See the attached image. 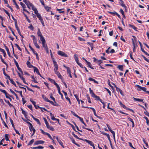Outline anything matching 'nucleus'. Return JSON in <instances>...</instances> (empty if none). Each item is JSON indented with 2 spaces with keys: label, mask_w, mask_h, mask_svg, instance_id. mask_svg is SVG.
I'll return each mask as SVG.
<instances>
[{
  "label": "nucleus",
  "mask_w": 149,
  "mask_h": 149,
  "mask_svg": "<svg viewBox=\"0 0 149 149\" xmlns=\"http://www.w3.org/2000/svg\"><path fill=\"white\" fill-rule=\"evenodd\" d=\"M107 12L109 14H112L114 16L115 15H116L119 18H121V16H120V15L118 13H117L115 11H114L113 12L108 11Z\"/></svg>",
  "instance_id": "nucleus-9"
},
{
  "label": "nucleus",
  "mask_w": 149,
  "mask_h": 149,
  "mask_svg": "<svg viewBox=\"0 0 149 149\" xmlns=\"http://www.w3.org/2000/svg\"><path fill=\"white\" fill-rule=\"evenodd\" d=\"M22 13L24 15L25 17L26 18V20L29 23H30L31 22V21L29 19L27 15L24 13V12H22Z\"/></svg>",
  "instance_id": "nucleus-29"
},
{
  "label": "nucleus",
  "mask_w": 149,
  "mask_h": 149,
  "mask_svg": "<svg viewBox=\"0 0 149 149\" xmlns=\"http://www.w3.org/2000/svg\"><path fill=\"white\" fill-rule=\"evenodd\" d=\"M33 148L34 149H43L44 148V147L43 146H38L37 147H33Z\"/></svg>",
  "instance_id": "nucleus-44"
},
{
  "label": "nucleus",
  "mask_w": 149,
  "mask_h": 149,
  "mask_svg": "<svg viewBox=\"0 0 149 149\" xmlns=\"http://www.w3.org/2000/svg\"><path fill=\"white\" fill-rule=\"evenodd\" d=\"M42 98L43 99L45 100V101L46 102H48V101H49V100L44 95H42Z\"/></svg>",
  "instance_id": "nucleus-38"
},
{
  "label": "nucleus",
  "mask_w": 149,
  "mask_h": 149,
  "mask_svg": "<svg viewBox=\"0 0 149 149\" xmlns=\"http://www.w3.org/2000/svg\"><path fill=\"white\" fill-rule=\"evenodd\" d=\"M15 46L17 47V48L20 51H22V49H21V48L17 44H15Z\"/></svg>",
  "instance_id": "nucleus-63"
},
{
  "label": "nucleus",
  "mask_w": 149,
  "mask_h": 149,
  "mask_svg": "<svg viewBox=\"0 0 149 149\" xmlns=\"http://www.w3.org/2000/svg\"><path fill=\"white\" fill-rule=\"evenodd\" d=\"M59 144L60 145H61L63 148H64V146L63 145V143L60 140L58 141Z\"/></svg>",
  "instance_id": "nucleus-59"
},
{
  "label": "nucleus",
  "mask_w": 149,
  "mask_h": 149,
  "mask_svg": "<svg viewBox=\"0 0 149 149\" xmlns=\"http://www.w3.org/2000/svg\"><path fill=\"white\" fill-rule=\"evenodd\" d=\"M9 135L8 134H5V139L6 141H10V140L8 138Z\"/></svg>",
  "instance_id": "nucleus-49"
},
{
  "label": "nucleus",
  "mask_w": 149,
  "mask_h": 149,
  "mask_svg": "<svg viewBox=\"0 0 149 149\" xmlns=\"http://www.w3.org/2000/svg\"><path fill=\"white\" fill-rule=\"evenodd\" d=\"M117 68L120 71L123 70V65H119L117 67Z\"/></svg>",
  "instance_id": "nucleus-26"
},
{
  "label": "nucleus",
  "mask_w": 149,
  "mask_h": 149,
  "mask_svg": "<svg viewBox=\"0 0 149 149\" xmlns=\"http://www.w3.org/2000/svg\"><path fill=\"white\" fill-rule=\"evenodd\" d=\"M37 17H38V18L39 19V20H40L42 19V17L41 15L39 13L38 14L36 15Z\"/></svg>",
  "instance_id": "nucleus-55"
},
{
  "label": "nucleus",
  "mask_w": 149,
  "mask_h": 149,
  "mask_svg": "<svg viewBox=\"0 0 149 149\" xmlns=\"http://www.w3.org/2000/svg\"><path fill=\"white\" fill-rule=\"evenodd\" d=\"M112 84L114 86V87L116 88V90L117 92H119L120 94L122 96H124V94L123 92L122 91L120 88H118L115 84L113 83H112Z\"/></svg>",
  "instance_id": "nucleus-4"
},
{
  "label": "nucleus",
  "mask_w": 149,
  "mask_h": 149,
  "mask_svg": "<svg viewBox=\"0 0 149 149\" xmlns=\"http://www.w3.org/2000/svg\"><path fill=\"white\" fill-rule=\"evenodd\" d=\"M23 1L26 4V5L29 4H30V3H31L29 1L27 0H23Z\"/></svg>",
  "instance_id": "nucleus-50"
},
{
  "label": "nucleus",
  "mask_w": 149,
  "mask_h": 149,
  "mask_svg": "<svg viewBox=\"0 0 149 149\" xmlns=\"http://www.w3.org/2000/svg\"><path fill=\"white\" fill-rule=\"evenodd\" d=\"M31 78L33 79V81L35 83H37L38 82L35 79L33 75H32L31 77Z\"/></svg>",
  "instance_id": "nucleus-56"
},
{
  "label": "nucleus",
  "mask_w": 149,
  "mask_h": 149,
  "mask_svg": "<svg viewBox=\"0 0 149 149\" xmlns=\"http://www.w3.org/2000/svg\"><path fill=\"white\" fill-rule=\"evenodd\" d=\"M119 3L120 5L123 7H124L125 9V11H127V6L124 4V2L123 1H121Z\"/></svg>",
  "instance_id": "nucleus-13"
},
{
  "label": "nucleus",
  "mask_w": 149,
  "mask_h": 149,
  "mask_svg": "<svg viewBox=\"0 0 149 149\" xmlns=\"http://www.w3.org/2000/svg\"><path fill=\"white\" fill-rule=\"evenodd\" d=\"M87 64L88 65V67L90 68L93 70L94 69V68L93 67H92L91 64L90 63V62H88L87 63Z\"/></svg>",
  "instance_id": "nucleus-33"
},
{
  "label": "nucleus",
  "mask_w": 149,
  "mask_h": 149,
  "mask_svg": "<svg viewBox=\"0 0 149 149\" xmlns=\"http://www.w3.org/2000/svg\"><path fill=\"white\" fill-rule=\"evenodd\" d=\"M71 113L72 114L73 116H74L77 117V118H78V117H79V116L77 115L74 112H73L72 111H71Z\"/></svg>",
  "instance_id": "nucleus-54"
},
{
  "label": "nucleus",
  "mask_w": 149,
  "mask_h": 149,
  "mask_svg": "<svg viewBox=\"0 0 149 149\" xmlns=\"http://www.w3.org/2000/svg\"><path fill=\"white\" fill-rule=\"evenodd\" d=\"M141 51L142 52H143L146 55L149 56V54L147 52H146L144 50V49L142 48V47H141Z\"/></svg>",
  "instance_id": "nucleus-39"
},
{
  "label": "nucleus",
  "mask_w": 149,
  "mask_h": 149,
  "mask_svg": "<svg viewBox=\"0 0 149 149\" xmlns=\"http://www.w3.org/2000/svg\"><path fill=\"white\" fill-rule=\"evenodd\" d=\"M82 107L83 108H87L90 109L92 110L93 111L95 110V109L93 108L92 107H84L83 106H82Z\"/></svg>",
  "instance_id": "nucleus-53"
},
{
  "label": "nucleus",
  "mask_w": 149,
  "mask_h": 149,
  "mask_svg": "<svg viewBox=\"0 0 149 149\" xmlns=\"http://www.w3.org/2000/svg\"><path fill=\"white\" fill-rule=\"evenodd\" d=\"M37 35L38 36L40 37V40L44 39V37L42 35L41 32L40 31V30L39 28L38 29Z\"/></svg>",
  "instance_id": "nucleus-6"
},
{
  "label": "nucleus",
  "mask_w": 149,
  "mask_h": 149,
  "mask_svg": "<svg viewBox=\"0 0 149 149\" xmlns=\"http://www.w3.org/2000/svg\"><path fill=\"white\" fill-rule=\"evenodd\" d=\"M145 110V111H144V114L146 115L147 116H148V117H149V112H148L146 110H146Z\"/></svg>",
  "instance_id": "nucleus-64"
},
{
  "label": "nucleus",
  "mask_w": 149,
  "mask_h": 149,
  "mask_svg": "<svg viewBox=\"0 0 149 149\" xmlns=\"http://www.w3.org/2000/svg\"><path fill=\"white\" fill-rule=\"evenodd\" d=\"M74 96L75 97V98L77 100V101L78 102V104H80V100L78 96L76 94H74Z\"/></svg>",
  "instance_id": "nucleus-27"
},
{
  "label": "nucleus",
  "mask_w": 149,
  "mask_h": 149,
  "mask_svg": "<svg viewBox=\"0 0 149 149\" xmlns=\"http://www.w3.org/2000/svg\"><path fill=\"white\" fill-rule=\"evenodd\" d=\"M107 127L108 128L109 130L110 131V132H111V133L113 131L111 129L110 126L108 124H107Z\"/></svg>",
  "instance_id": "nucleus-52"
},
{
  "label": "nucleus",
  "mask_w": 149,
  "mask_h": 149,
  "mask_svg": "<svg viewBox=\"0 0 149 149\" xmlns=\"http://www.w3.org/2000/svg\"><path fill=\"white\" fill-rule=\"evenodd\" d=\"M129 26L130 27H131L132 29H134L135 31H137V28L134 25H132L131 24H129Z\"/></svg>",
  "instance_id": "nucleus-25"
},
{
  "label": "nucleus",
  "mask_w": 149,
  "mask_h": 149,
  "mask_svg": "<svg viewBox=\"0 0 149 149\" xmlns=\"http://www.w3.org/2000/svg\"><path fill=\"white\" fill-rule=\"evenodd\" d=\"M20 4L23 8V11H25L28 14H29L30 13L26 9V7L25 5L22 2H20Z\"/></svg>",
  "instance_id": "nucleus-7"
},
{
  "label": "nucleus",
  "mask_w": 149,
  "mask_h": 149,
  "mask_svg": "<svg viewBox=\"0 0 149 149\" xmlns=\"http://www.w3.org/2000/svg\"><path fill=\"white\" fill-rule=\"evenodd\" d=\"M26 64L27 65V66L30 68H33L34 66H33V65H31V64L30 62L29 61H27L26 62Z\"/></svg>",
  "instance_id": "nucleus-22"
},
{
  "label": "nucleus",
  "mask_w": 149,
  "mask_h": 149,
  "mask_svg": "<svg viewBox=\"0 0 149 149\" xmlns=\"http://www.w3.org/2000/svg\"><path fill=\"white\" fill-rule=\"evenodd\" d=\"M78 118L80 120V121H81V122L83 124H84V121L83 119L82 118H81V117H80V116H79V117H78Z\"/></svg>",
  "instance_id": "nucleus-61"
},
{
  "label": "nucleus",
  "mask_w": 149,
  "mask_h": 149,
  "mask_svg": "<svg viewBox=\"0 0 149 149\" xmlns=\"http://www.w3.org/2000/svg\"><path fill=\"white\" fill-rule=\"evenodd\" d=\"M133 99L134 101H137L138 102H142L143 103L144 102H143V99H141L139 98H137L135 97H133Z\"/></svg>",
  "instance_id": "nucleus-23"
},
{
  "label": "nucleus",
  "mask_w": 149,
  "mask_h": 149,
  "mask_svg": "<svg viewBox=\"0 0 149 149\" xmlns=\"http://www.w3.org/2000/svg\"><path fill=\"white\" fill-rule=\"evenodd\" d=\"M29 130H30V131H31V132L32 130V131L33 132V133L32 135V136H33L35 133V132H36V130L34 128L33 125H32V126L31 127H29Z\"/></svg>",
  "instance_id": "nucleus-17"
},
{
  "label": "nucleus",
  "mask_w": 149,
  "mask_h": 149,
  "mask_svg": "<svg viewBox=\"0 0 149 149\" xmlns=\"http://www.w3.org/2000/svg\"><path fill=\"white\" fill-rule=\"evenodd\" d=\"M46 127L47 129L52 131H54V130L53 127L52 126L49 125V124L46 125Z\"/></svg>",
  "instance_id": "nucleus-20"
},
{
  "label": "nucleus",
  "mask_w": 149,
  "mask_h": 149,
  "mask_svg": "<svg viewBox=\"0 0 149 149\" xmlns=\"http://www.w3.org/2000/svg\"><path fill=\"white\" fill-rule=\"evenodd\" d=\"M33 68H34V72H36L37 74H39V72L38 68L35 66H34Z\"/></svg>",
  "instance_id": "nucleus-34"
},
{
  "label": "nucleus",
  "mask_w": 149,
  "mask_h": 149,
  "mask_svg": "<svg viewBox=\"0 0 149 149\" xmlns=\"http://www.w3.org/2000/svg\"><path fill=\"white\" fill-rule=\"evenodd\" d=\"M30 101L32 102V104L34 105L35 108H36V102L35 101L32 100L31 99L30 100Z\"/></svg>",
  "instance_id": "nucleus-62"
},
{
  "label": "nucleus",
  "mask_w": 149,
  "mask_h": 149,
  "mask_svg": "<svg viewBox=\"0 0 149 149\" xmlns=\"http://www.w3.org/2000/svg\"><path fill=\"white\" fill-rule=\"evenodd\" d=\"M34 141V139H32L29 142L28 144V146H29L31 145Z\"/></svg>",
  "instance_id": "nucleus-48"
},
{
  "label": "nucleus",
  "mask_w": 149,
  "mask_h": 149,
  "mask_svg": "<svg viewBox=\"0 0 149 149\" xmlns=\"http://www.w3.org/2000/svg\"><path fill=\"white\" fill-rule=\"evenodd\" d=\"M5 49L7 52L8 55L10 57V51H9L8 48L5 45Z\"/></svg>",
  "instance_id": "nucleus-28"
},
{
  "label": "nucleus",
  "mask_w": 149,
  "mask_h": 149,
  "mask_svg": "<svg viewBox=\"0 0 149 149\" xmlns=\"http://www.w3.org/2000/svg\"><path fill=\"white\" fill-rule=\"evenodd\" d=\"M21 109L22 111V113L24 115L25 118H26V116H27V113L22 108H21Z\"/></svg>",
  "instance_id": "nucleus-35"
},
{
  "label": "nucleus",
  "mask_w": 149,
  "mask_h": 149,
  "mask_svg": "<svg viewBox=\"0 0 149 149\" xmlns=\"http://www.w3.org/2000/svg\"><path fill=\"white\" fill-rule=\"evenodd\" d=\"M119 103L120 104V105L122 107H123V108L126 109L127 107L125 105L123 104L121 101H120L119 102Z\"/></svg>",
  "instance_id": "nucleus-36"
},
{
  "label": "nucleus",
  "mask_w": 149,
  "mask_h": 149,
  "mask_svg": "<svg viewBox=\"0 0 149 149\" xmlns=\"http://www.w3.org/2000/svg\"><path fill=\"white\" fill-rule=\"evenodd\" d=\"M128 119L131 122V123H132V127H134V122L133 120L130 117H127Z\"/></svg>",
  "instance_id": "nucleus-21"
},
{
  "label": "nucleus",
  "mask_w": 149,
  "mask_h": 149,
  "mask_svg": "<svg viewBox=\"0 0 149 149\" xmlns=\"http://www.w3.org/2000/svg\"><path fill=\"white\" fill-rule=\"evenodd\" d=\"M40 130L41 131V133L44 135H47L48 137L51 140L54 141V140L52 139L50 135L47 132H45L42 129H40Z\"/></svg>",
  "instance_id": "nucleus-2"
},
{
  "label": "nucleus",
  "mask_w": 149,
  "mask_h": 149,
  "mask_svg": "<svg viewBox=\"0 0 149 149\" xmlns=\"http://www.w3.org/2000/svg\"><path fill=\"white\" fill-rule=\"evenodd\" d=\"M70 138L71 139V141L74 144L76 143L75 141V140H74V139L72 137V136L70 137Z\"/></svg>",
  "instance_id": "nucleus-57"
},
{
  "label": "nucleus",
  "mask_w": 149,
  "mask_h": 149,
  "mask_svg": "<svg viewBox=\"0 0 149 149\" xmlns=\"http://www.w3.org/2000/svg\"><path fill=\"white\" fill-rule=\"evenodd\" d=\"M132 36L134 38V39H132V41L133 44V45L134 47V48H135V42H136V38L135 36Z\"/></svg>",
  "instance_id": "nucleus-14"
},
{
  "label": "nucleus",
  "mask_w": 149,
  "mask_h": 149,
  "mask_svg": "<svg viewBox=\"0 0 149 149\" xmlns=\"http://www.w3.org/2000/svg\"><path fill=\"white\" fill-rule=\"evenodd\" d=\"M15 91L17 92L18 93H19V94H20V95L21 96V97H22V98H23V96L22 95V91H17V90H14Z\"/></svg>",
  "instance_id": "nucleus-46"
},
{
  "label": "nucleus",
  "mask_w": 149,
  "mask_h": 149,
  "mask_svg": "<svg viewBox=\"0 0 149 149\" xmlns=\"http://www.w3.org/2000/svg\"><path fill=\"white\" fill-rule=\"evenodd\" d=\"M45 143V142L44 141H43L42 140H38L36 141H35V142L34 143V145H38L39 144H43L44 143Z\"/></svg>",
  "instance_id": "nucleus-10"
},
{
  "label": "nucleus",
  "mask_w": 149,
  "mask_h": 149,
  "mask_svg": "<svg viewBox=\"0 0 149 149\" xmlns=\"http://www.w3.org/2000/svg\"><path fill=\"white\" fill-rule=\"evenodd\" d=\"M135 87L139 88L137 89L138 91H141V88L142 87L141 86L139 85L136 84L135 85Z\"/></svg>",
  "instance_id": "nucleus-42"
},
{
  "label": "nucleus",
  "mask_w": 149,
  "mask_h": 149,
  "mask_svg": "<svg viewBox=\"0 0 149 149\" xmlns=\"http://www.w3.org/2000/svg\"><path fill=\"white\" fill-rule=\"evenodd\" d=\"M55 73L57 75L58 78L62 79L63 77L60 74V72L57 70H54Z\"/></svg>",
  "instance_id": "nucleus-11"
},
{
  "label": "nucleus",
  "mask_w": 149,
  "mask_h": 149,
  "mask_svg": "<svg viewBox=\"0 0 149 149\" xmlns=\"http://www.w3.org/2000/svg\"><path fill=\"white\" fill-rule=\"evenodd\" d=\"M141 56L143 57L144 59L148 62L149 63V60L144 55H141Z\"/></svg>",
  "instance_id": "nucleus-47"
},
{
  "label": "nucleus",
  "mask_w": 149,
  "mask_h": 149,
  "mask_svg": "<svg viewBox=\"0 0 149 149\" xmlns=\"http://www.w3.org/2000/svg\"><path fill=\"white\" fill-rule=\"evenodd\" d=\"M84 141L88 143L90 146H92L93 144V143L91 141H89L88 140L85 139Z\"/></svg>",
  "instance_id": "nucleus-18"
},
{
  "label": "nucleus",
  "mask_w": 149,
  "mask_h": 149,
  "mask_svg": "<svg viewBox=\"0 0 149 149\" xmlns=\"http://www.w3.org/2000/svg\"><path fill=\"white\" fill-rule=\"evenodd\" d=\"M34 120L36 121L40 125H41V123L39 119L35 118Z\"/></svg>",
  "instance_id": "nucleus-51"
},
{
  "label": "nucleus",
  "mask_w": 149,
  "mask_h": 149,
  "mask_svg": "<svg viewBox=\"0 0 149 149\" xmlns=\"http://www.w3.org/2000/svg\"><path fill=\"white\" fill-rule=\"evenodd\" d=\"M42 41V47L45 49L47 53H49L48 48L45 39L40 40Z\"/></svg>",
  "instance_id": "nucleus-1"
},
{
  "label": "nucleus",
  "mask_w": 149,
  "mask_h": 149,
  "mask_svg": "<svg viewBox=\"0 0 149 149\" xmlns=\"http://www.w3.org/2000/svg\"><path fill=\"white\" fill-rule=\"evenodd\" d=\"M10 82L11 83L13 84L14 86H15L16 87H17L16 84L15 82L13 81V79H11V80H10Z\"/></svg>",
  "instance_id": "nucleus-58"
},
{
  "label": "nucleus",
  "mask_w": 149,
  "mask_h": 149,
  "mask_svg": "<svg viewBox=\"0 0 149 149\" xmlns=\"http://www.w3.org/2000/svg\"><path fill=\"white\" fill-rule=\"evenodd\" d=\"M0 91L3 93H4L6 96V97L7 98H8L10 100V101H11L12 99H11L9 97L8 95H9V94L8 93L6 92V91L0 88Z\"/></svg>",
  "instance_id": "nucleus-3"
},
{
  "label": "nucleus",
  "mask_w": 149,
  "mask_h": 149,
  "mask_svg": "<svg viewBox=\"0 0 149 149\" xmlns=\"http://www.w3.org/2000/svg\"><path fill=\"white\" fill-rule=\"evenodd\" d=\"M88 80L90 81H94L95 83L97 84H98V82L97 81H96L94 79H93L91 77H89V78H88Z\"/></svg>",
  "instance_id": "nucleus-24"
},
{
  "label": "nucleus",
  "mask_w": 149,
  "mask_h": 149,
  "mask_svg": "<svg viewBox=\"0 0 149 149\" xmlns=\"http://www.w3.org/2000/svg\"><path fill=\"white\" fill-rule=\"evenodd\" d=\"M29 6L32 7V9L33 11H34L37 9L34 6L32 3H30Z\"/></svg>",
  "instance_id": "nucleus-30"
},
{
  "label": "nucleus",
  "mask_w": 149,
  "mask_h": 149,
  "mask_svg": "<svg viewBox=\"0 0 149 149\" xmlns=\"http://www.w3.org/2000/svg\"><path fill=\"white\" fill-rule=\"evenodd\" d=\"M78 39L79 40L81 41H85V40L84 39L80 37H78Z\"/></svg>",
  "instance_id": "nucleus-60"
},
{
  "label": "nucleus",
  "mask_w": 149,
  "mask_h": 149,
  "mask_svg": "<svg viewBox=\"0 0 149 149\" xmlns=\"http://www.w3.org/2000/svg\"><path fill=\"white\" fill-rule=\"evenodd\" d=\"M48 80L51 83H53L56 87L57 88L59 86L58 85L55 81V80L50 78H48Z\"/></svg>",
  "instance_id": "nucleus-8"
},
{
  "label": "nucleus",
  "mask_w": 149,
  "mask_h": 149,
  "mask_svg": "<svg viewBox=\"0 0 149 149\" xmlns=\"http://www.w3.org/2000/svg\"><path fill=\"white\" fill-rule=\"evenodd\" d=\"M9 119L10 122L12 125V126L13 127V129L15 128L13 120L10 118Z\"/></svg>",
  "instance_id": "nucleus-40"
},
{
  "label": "nucleus",
  "mask_w": 149,
  "mask_h": 149,
  "mask_svg": "<svg viewBox=\"0 0 149 149\" xmlns=\"http://www.w3.org/2000/svg\"><path fill=\"white\" fill-rule=\"evenodd\" d=\"M58 54L60 56H61L63 57H68V55L63 52V51H59L58 52Z\"/></svg>",
  "instance_id": "nucleus-5"
},
{
  "label": "nucleus",
  "mask_w": 149,
  "mask_h": 149,
  "mask_svg": "<svg viewBox=\"0 0 149 149\" xmlns=\"http://www.w3.org/2000/svg\"><path fill=\"white\" fill-rule=\"evenodd\" d=\"M93 97L95 98V99L97 100H99L100 102H101L102 100L100 98V97L99 96H97L95 94V95Z\"/></svg>",
  "instance_id": "nucleus-19"
},
{
  "label": "nucleus",
  "mask_w": 149,
  "mask_h": 149,
  "mask_svg": "<svg viewBox=\"0 0 149 149\" xmlns=\"http://www.w3.org/2000/svg\"><path fill=\"white\" fill-rule=\"evenodd\" d=\"M53 61L55 68L54 70H58V65L56 62L54 58H53Z\"/></svg>",
  "instance_id": "nucleus-12"
},
{
  "label": "nucleus",
  "mask_w": 149,
  "mask_h": 149,
  "mask_svg": "<svg viewBox=\"0 0 149 149\" xmlns=\"http://www.w3.org/2000/svg\"><path fill=\"white\" fill-rule=\"evenodd\" d=\"M101 133L102 134L106 136L107 137L108 139L110 137V136L109 134H108L104 132H102Z\"/></svg>",
  "instance_id": "nucleus-45"
},
{
  "label": "nucleus",
  "mask_w": 149,
  "mask_h": 149,
  "mask_svg": "<svg viewBox=\"0 0 149 149\" xmlns=\"http://www.w3.org/2000/svg\"><path fill=\"white\" fill-rule=\"evenodd\" d=\"M15 28L17 29V31H18V34H21V32L20 31V30L19 28V27L17 25V24H16L15 25Z\"/></svg>",
  "instance_id": "nucleus-37"
},
{
  "label": "nucleus",
  "mask_w": 149,
  "mask_h": 149,
  "mask_svg": "<svg viewBox=\"0 0 149 149\" xmlns=\"http://www.w3.org/2000/svg\"><path fill=\"white\" fill-rule=\"evenodd\" d=\"M90 93L92 97H93L95 95V94L94 93L93 90H92L91 88H89Z\"/></svg>",
  "instance_id": "nucleus-32"
},
{
  "label": "nucleus",
  "mask_w": 149,
  "mask_h": 149,
  "mask_svg": "<svg viewBox=\"0 0 149 149\" xmlns=\"http://www.w3.org/2000/svg\"><path fill=\"white\" fill-rule=\"evenodd\" d=\"M45 9L46 10L47 12L49 11V10L51 8V7H48L47 6H44Z\"/></svg>",
  "instance_id": "nucleus-43"
},
{
  "label": "nucleus",
  "mask_w": 149,
  "mask_h": 149,
  "mask_svg": "<svg viewBox=\"0 0 149 149\" xmlns=\"http://www.w3.org/2000/svg\"><path fill=\"white\" fill-rule=\"evenodd\" d=\"M86 96L87 98V99L88 100V102L90 103H91V101L90 97L89 96V95L88 94H87L86 95Z\"/></svg>",
  "instance_id": "nucleus-41"
},
{
  "label": "nucleus",
  "mask_w": 149,
  "mask_h": 149,
  "mask_svg": "<svg viewBox=\"0 0 149 149\" xmlns=\"http://www.w3.org/2000/svg\"><path fill=\"white\" fill-rule=\"evenodd\" d=\"M74 58L77 63H78L79 62V60L78 59V56L77 54H75L74 55Z\"/></svg>",
  "instance_id": "nucleus-31"
},
{
  "label": "nucleus",
  "mask_w": 149,
  "mask_h": 149,
  "mask_svg": "<svg viewBox=\"0 0 149 149\" xmlns=\"http://www.w3.org/2000/svg\"><path fill=\"white\" fill-rule=\"evenodd\" d=\"M58 92L59 94L61 96V98L63 100L64 99V98L63 97V95L62 94L61 92V89L59 86L57 88Z\"/></svg>",
  "instance_id": "nucleus-15"
},
{
  "label": "nucleus",
  "mask_w": 149,
  "mask_h": 149,
  "mask_svg": "<svg viewBox=\"0 0 149 149\" xmlns=\"http://www.w3.org/2000/svg\"><path fill=\"white\" fill-rule=\"evenodd\" d=\"M66 68H67V72L69 74V77L71 78H72V76L71 74V72L70 68L69 67H66Z\"/></svg>",
  "instance_id": "nucleus-16"
}]
</instances>
